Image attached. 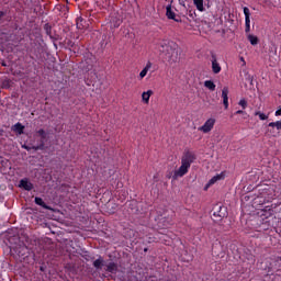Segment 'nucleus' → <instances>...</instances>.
Segmentation results:
<instances>
[{"mask_svg": "<svg viewBox=\"0 0 281 281\" xmlns=\"http://www.w3.org/2000/svg\"><path fill=\"white\" fill-rule=\"evenodd\" d=\"M196 160V155L192 151H186L181 157V166L175 170L172 179H181V177H186V173L190 171V167Z\"/></svg>", "mask_w": 281, "mask_h": 281, "instance_id": "1", "label": "nucleus"}, {"mask_svg": "<svg viewBox=\"0 0 281 281\" xmlns=\"http://www.w3.org/2000/svg\"><path fill=\"white\" fill-rule=\"evenodd\" d=\"M11 252L15 254L20 260H25V258H27L29 249L24 244H19L11 247Z\"/></svg>", "mask_w": 281, "mask_h": 281, "instance_id": "2", "label": "nucleus"}, {"mask_svg": "<svg viewBox=\"0 0 281 281\" xmlns=\"http://www.w3.org/2000/svg\"><path fill=\"white\" fill-rule=\"evenodd\" d=\"M216 124V119L210 117L207 119L202 126L198 128L201 133L207 134L211 133V131L214 128V125Z\"/></svg>", "mask_w": 281, "mask_h": 281, "instance_id": "3", "label": "nucleus"}, {"mask_svg": "<svg viewBox=\"0 0 281 281\" xmlns=\"http://www.w3.org/2000/svg\"><path fill=\"white\" fill-rule=\"evenodd\" d=\"M122 25V15L120 13H113L110 16V27L111 30H117Z\"/></svg>", "mask_w": 281, "mask_h": 281, "instance_id": "4", "label": "nucleus"}, {"mask_svg": "<svg viewBox=\"0 0 281 281\" xmlns=\"http://www.w3.org/2000/svg\"><path fill=\"white\" fill-rule=\"evenodd\" d=\"M223 179H225V172L215 175L212 179L209 180V182L204 187V190H207L210 187L214 186V183L218 181H223Z\"/></svg>", "mask_w": 281, "mask_h": 281, "instance_id": "5", "label": "nucleus"}, {"mask_svg": "<svg viewBox=\"0 0 281 281\" xmlns=\"http://www.w3.org/2000/svg\"><path fill=\"white\" fill-rule=\"evenodd\" d=\"M211 65H212V71L213 74H221V64L218 63V59H216V55L211 56Z\"/></svg>", "mask_w": 281, "mask_h": 281, "instance_id": "6", "label": "nucleus"}, {"mask_svg": "<svg viewBox=\"0 0 281 281\" xmlns=\"http://www.w3.org/2000/svg\"><path fill=\"white\" fill-rule=\"evenodd\" d=\"M229 88L224 87L222 90L223 104L225 109H229Z\"/></svg>", "mask_w": 281, "mask_h": 281, "instance_id": "7", "label": "nucleus"}, {"mask_svg": "<svg viewBox=\"0 0 281 281\" xmlns=\"http://www.w3.org/2000/svg\"><path fill=\"white\" fill-rule=\"evenodd\" d=\"M150 69H153V63L147 61L146 66L139 72V79L144 80V78H146V76L148 75V71H150Z\"/></svg>", "mask_w": 281, "mask_h": 281, "instance_id": "8", "label": "nucleus"}, {"mask_svg": "<svg viewBox=\"0 0 281 281\" xmlns=\"http://www.w3.org/2000/svg\"><path fill=\"white\" fill-rule=\"evenodd\" d=\"M11 131L14 133H18V135H23V131H25V126L21 123H15L12 127Z\"/></svg>", "mask_w": 281, "mask_h": 281, "instance_id": "9", "label": "nucleus"}, {"mask_svg": "<svg viewBox=\"0 0 281 281\" xmlns=\"http://www.w3.org/2000/svg\"><path fill=\"white\" fill-rule=\"evenodd\" d=\"M244 14H245V25L249 26L251 25V13L249 12V8L244 7Z\"/></svg>", "mask_w": 281, "mask_h": 281, "instance_id": "10", "label": "nucleus"}, {"mask_svg": "<svg viewBox=\"0 0 281 281\" xmlns=\"http://www.w3.org/2000/svg\"><path fill=\"white\" fill-rule=\"evenodd\" d=\"M20 188H23L24 190H32L34 188V186L32 184V182L27 181L26 179H22L20 181Z\"/></svg>", "mask_w": 281, "mask_h": 281, "instance_id": "11", "label": "nucleus"}, {"mask_svg": "<svg viewBox=\"0 0 281 281\" xmlns=\"http://www.w3.org/2000/svg\"><path fill=\"white\" fill-rule=\"evenodd\" d=\"M153 90H147L142 93V100L144 104H148V102H150V95H153Z\"/></svg>", "mask_w": 281, "mask_h": 281, "instance_id": "12", "label": "nucleus"}, {"mask_svg": "<svg viewBox=\"0 0 281 281\" xmlns=\"http://www.w3.org/2000/svg\"><path fill=\"white\" fill-rule=\"evenodd\" d=\"M192 1H193V5H195L199 12H205V7L203 5L204 0H192Z\"/></svg>", "mask_w": 281, "mask_h": 281, "instance_id": "13", "label": "nucleus"}, {"mask_svg": "<svg viewBox=\"0 0 281 281\" xmlns=\"http://www.w3.org/2000/svg\"><path fill=\"white\" fill-rule=\"evenodd\" d=\"M105 271H108V273H117V263L110 262L106 265Z\"/></svg>", "mask_w": 281, "mask_h": 281, "instance_id": "14", "label": "nucleus"}, {"mask_svg": "<svg viewBox=\"0 0 281 281\" xmlns=\"http://www.w3.org/2000/svg\"><path fill=\"white\" fill-rule=\"evenodd\" d=\"M166 15H167V19L175 20V16L177 15L175 14V11H172V5L168 4L166 7Z\"/></svg>", "mask_w": 281, "mask_h": 281, "instance_id": "15", "label": "nucleus"}, {"mask_svg": "<svg viewBox=\"0 0 281 281\" xmlns=\"http://www.w3.org/2000/svg\"><path fill=\"white\" fill-rule=\"evenodd\" d=\"M204 87L209 89V91H215L216 90V83L212 80L204 81Z\"/></svg>", "mask_w": 281, "mask_h": 281, "instance_id": "16", "label": "nucleus"}, {"mask_svg": "<svg viewBox=\"0 0 281 281\" xmlns=\"http://www.w3.org/2000/svg\"><path fill=\"white\" fill-rule=\"evenodd\" d=\"M93 267L97 269H102L104 267V259L99 257L97 260L93 261Z\"/></svg>", "mask_w": 281, "mask_h": 281, "instance_id": "17", "label": "nucleus"}, {"mask_svg": "<svg viewBox=\"0 0 281 281\" xmlns=\"http://www.w3.org/2000/svg\"><path fill=\"white\" fill-rule=\"evenodd\" d=\"M247 38H248L250 45H257L258 44V36L254 35V34H248Z\"/></svg>", "mask_w": 281, "mask_h": 281, "instance_id": "18", "label": "nucleus"}, {"mask_svg": "<svg viewBox=\"0 0 281 281\" xmlns=\"http://www.w3.org/2000/svg\"><path fill=\"white\" fill-rule=\"evenodd\" d=\"M270 128H277V131H281V121L271 122L268 124Z\"/></svg>", "mask_w": 281, "mask_h": 281, "instance_id": "19", "label": "nucleus"}, {"mask_svg": "<svg viewBox=\"0 0 281 281\" xmlns=\"http://www.w3.org/2000/svg\"><path fill=\"white\" fill-rule=\"evenodd\" d=\"M36 133L38 137H41L42 142H45V139H47V132H45V130L41 128Z\"/></svg>", "mask_w": 281, "mask_h": 281, "instance_id": "20", "label": "nucleus"}, {"mask_svg": "<svg viewBox=\"0 0 281 281\" xmlns=\"http://www.w3.org/2000/svg\"><path fill=\"white\" fill-rule=\"evenodd\" d=\"M255 115H258L259 120H262V121L269 120V114H265L260 111L256 112Z\"/></svg>", "mask_w": 281, "mask_h": 281, "instance_id": "21", "label": "nucleus"}, {"mask_svg": "<svg viewBox=\"0 0 281 281\" xmlns=\"http://www.w3.org/2000/svg\"><path fill=\"white\" fill-rule=\"evenodd\" d=\"M33 150H45V140H41V144L32 147Z\"/></svg>", "mask_w": 281, "mask_h": 281, "instance_id": "22", "label": "nucleus"}, {"mask_svg": "<svg viewBox=\"0 0 281 281\" xmlns=\"http://www.w3.org/2000/svg\"><path fill=\"white\" fill-rule=\"evenodd\" d=\"M36 205H41V207H45L47 210V205H45V202L41 198H35Z\"/></svg>", "mask_w": 281, "mask_h": 281, "instance_id": "23", "label": "nucleus"}, {"mask_svg": "<svg viewBox=\"0 0 281 281\" xmlns=\"http://www.w3.org/2000/svg\"><path fill=\"white\" fill-rule=\"evenodd\" d=\"M239 106H241V109H247V100L245 99H241L239 102H238Z\"/></svg>", "mask_w": 281, "mask_h": 281, "instance_id": "24", "label": "nucleus"}, {"mask_svg": "<svg viewBox=\"0 0 281 281\" xmlns=\"http://www.w3.org/2000/svg\"><path fill=\"white\" fill-rule=\"evenodd\" d=\"M245 32L246 34H249V32H251V25L246 26Z\"/></svg>", "mask_w": 281, "mask_h": 281, "instance_id": "25", "label": "nucleus"}, {"mask_svg": "<svg viewBox=\"0 0 281 281\" xmlns=\"http://www.w3.org/2000/svg\"><path fill=\"white\" fill-rule=\"evenodd\" d=\"M168 236H166V235H162L161 237H160V240H164L165 243H168Z\"/></svg>", "mask_w": 281, "mask_h": 281, "instance_id": "26", "label": "nucleus"}, {"mask_svg": "<svg viewBox=\"0 0 281 281\" xmlns=\"http://www.w3.org/2000/svg\"><path fill=\"white\" fill-rule=\"evenodd\" d=\"M274 115H276L277 117L280 116V115H281V109L277 110L276 113H274Z\"/></svg>", "mask_w": 281, "mask_h": 281, "instance_id": "27", "label": "nucleus"}, {"mask_svg": "<svg viewBox=\"0 0 281 281\" xmlns=\"http://www.w3.org/2000/svg\"><path fill=\"white\" fill-rule=\"evenodd\" d=\"M244 113H245V111L238 110V111L236 112V115H243Z\"/></svg>", "mask_w": 281, "mask_h": 281, "instance_id": "28", "label": "nucleus"}, {"mask_svg": "<svg viewBox=\"0 0 281 281\" xmlns=\"http://www.w3.org/2000/svg\"><path fill=\"white\" fill-rule=\"evenodd\" d=\"M22 148H24L25 150H32V147H27V145H23Z\"/></svg>", "mask_w": 281, "mask_h": 281, "instance_id": "29", "label": "nucleus"}, {"mask_svg": "<svg viewBox=\"0 0 281 281\" xmlns=\"http://www.w3.org/2000/svg\"><path fill=\"white\" fill-rule=\"evenodd\" d=\"M166 52H172V48H170V46L166 45Z\"/></svg>", "mask_w": 281, "mask_h": 281, "instance_id": "30", "label": "nucleus"}, {"mask_svg": "<svg viewBox=\"0 0 281 281\" xmlns=\"http://www.w3.org/2000/svg\"><path fill=\"white\" fill-rule=\"evenodd\" d=\"M240 61L243 63V65H247V63L245 61V57H240Z\"/></svg>", "mask_w": 281, "mask_h": 281, "instance_id": "31", "label": "nucleus"}, {"mask_svg": "<svg viewBox=\"0 0 281 281\" xmlns=\"http://www.w3.org/2000/svg\"><path fill=\"white\" fill-rule=\"evenodd\" d=\"M0 15L3 16V12H0Z\"/></svg>", "mask_w": 281, "mask_h": 281, "instance_id": "32", "label": "nucleus"}, {"mask_svg": "<svg viewBox=\"0 0 281 281\" xmlns=\"http://www.w3.org/2000/svg\"><path fill=\"white\" fill-rule=\"evenodd\" d=\"M160 52H164V49H160Z\"/></svg>", "mask_w": 281, "mask_h": 281, "instance_id": "33", "label": "nucleus"}, {"mask_svg": "<svg viewBox=\"0 0 281 281\" xmlns=\"http://www.w3.org/2000/svg\"><path fill=\"white\" fill-rule=\"evenodd\" d=\"M173 21H177V20H176V18H175V20H173Z\"/></svg>", "mask_w": 281, "mask_h": 281, "instance_id": "34", "label": "nucleus"}]
</instances>
